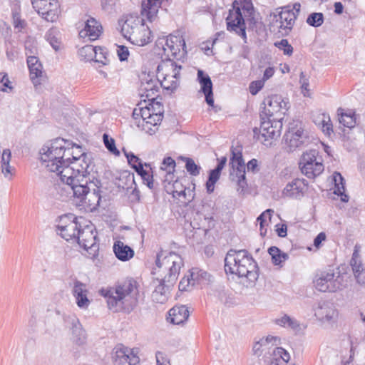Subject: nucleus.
Returning a JSON list of instances; mask_svg holds the SVG:
<instances>
[{"instance_id":"obj_52","label":"nucleus","mask_w":365,"mask_h":365,"mask_svg":"<svg viewBox=\"0 0 365 365\" xmlns=\"http://www.w3.org/2000/svg\"><path fill=\"white\" fill-rule=\"evenodd\" d=\"M264 84V81L259 80L252 81L249 86L250 92L252 95L255 96L263 88Z\"/></svg>"},{"instance_id":"obj_29","label":"nucleus","mask_w":365,"mask_h":365,"mask_svg":"<svg viewBox=\"0 0 365 365\" xmlns=\"http://www.w3.org/2000/svg\"><path fill=\"white\" fill-rule=\"evenodd\" d=\"M164 0H147L142 3L143 16H145L147 19L152 22L155 20L158 9Z\"/></svg>"},{"instance_id":"obj_63","label":"nucleus","mask_w":365,"mask_h":365,"mask_svg":"<svg viewBox=\"0 0 365 365\" xmlns=\"http://www.w3.org/2000/svg\"><path fill=\"white\" fill-rule=\"evenodd\" d=\"M13 21L15 28L22 29L24 26V21L20 19V16L18 13L13 14Z\"/></svg>"},{"instance_id":"obj_17","label":"nucleus","mask_w":365,"mask_h":365,"mask_svg":"<svg viewBox=\"0 0 365 365\" xmlns=\"http://www.w3.org/2000/svg\"><path fill=\"white\" fill-rule=\"evenodd\" d=\"M314 285L322 292H334L340 288V283L334 279V271L322 272L314 280Z\"/></svg>"},{"instance_id":"obj_6","label":"nucleus","mask_w":365,"mask_h":365,"mask_svg":"<svg viewBox=\"0 0 365 365\" xmlns=\"http://www.w3.org/2000/svg\"><path fill=\"white\" fill-rule=\"evenodd\" d=\"M67 143L68 140L58 138L43 145L40 151L43 165L59 177L61 170L66 166L65 154Z\"/></svg>"},{"instance_id":"obj_9","label":"nucleus","mask_w":365,"mask_h":365,"mask_svg":"<svg viewBox=\"0 0 365 365\" xmlns=\"http://www.w3.org/2000/svg\"><path fill=\"white\" fill-rule=\"evenodd\" d=\"M260 120L259 128H255L253 132L255 135H257V139L261 140L264 145H270L272 144L271 140L277 138L280 135L282 128V118Z\"/></svg>"},{"instance_id":"obj_45","label":"nucleus","mask_w":365,"mask_h":365,"mask_svg":"<svg viewBox=\"0 0 365 365\" xmlns=\"http://www.w3.org/2000/svg\"><path fill=\"white\" fill-rule=\"evenodd\" d=\"M103 140L106 148L110 153L116 156L120 155V152L115 146V140L113 138L109 137L108 134L104 133L103 135Z\"/></svg>"},{"instance_id":"obj_28","label":"nucleus","mask_w":365,"mask_h":365,"mask_svg":"<svg viewBox=\"0 0 365 365\" xmlns=\"http://www.w3.org/2000/svg\"><path fill=\"white\" fill-rule=\"evenodd\" d=\"M151 38V31L145 26L144 20H143V24L130 37V41L133 44L142 46L150 42Z\"/></svg>"},{"instance_id":"obj_26","label":"nucleus","mask_w":365,"mask_h":365,"mask_svg":"<svg viewBox=\"0 0 365 365\" xmlns=\"http://www.w3.org/2000/svg\"><path fill=\"white\" fill-rule=\"evenodd\" d=\"M157 280L159 284L155 287V290L152 293V299L155 302L163 304L168 298L170 289L173 287L175 284L165 282L163 277H158Z\"/></svg>"},{"instance_id":"obj_35","label":"nucleus","mask_w":365,"mask_h":365,"mask_svg":"<svg viewBox=\"0 0 365 365\" xmlns=\"http://www.w3.org/2000/svg\"><path fill=\"white\" fill-rule=\"evenodd\" d=\"M302 173L308 178H314L319 175L324 171V165L322 163H314L309 166H299Z\"/></svg>"},{"instance_id":"obj_44","label":"nucleus","mask_w":365,"mask_h":365,"mask_svg":"<svg viewBox=\"0 0 365 365\" xmlns=\"http://www.w3.org/2000/svg\"><path fill=\"white\" fill-rule=\"evenodd\" d=\"M220 173L221 172L215 169L210 170L208 180L206 182V188L208 193H211L214 191L215 184L219 180Z\"/></svg>"},{"instance_id":"obj_37","label":"nucleus","mask_w":365,"mask_h":365,"mask_svg":"<svg viewBox=\"0 0 365 365\" xmlns=\"http://www.w3.org/2000/svg\"><path fill=\"white\" fill-rule=\"evenodd\" d=\"M268 252L272 257L273 264L275 265H280L288 259V255L282 252L275 246L270 247L268 250Z\"/></svg>"},{"instance_id":"obj_19","label":"nucleus","mask_w":365,"mask_h":365,"mask_svg":"<svg viewBox=\"0 0 365 365\" xmlns=\"http://www.w3.org/2000/svg\"><path fill=\"white\" fill-rule=\"evenodd\" d=\"M88 290L87 285L78 279L73 281L72 294L76 299L78 307L81 309H87L90 304L88 298Z\"/></svg>"},{"instance_id":"obj_21","label":"nucleus","mask_w":365,"mask_h":365,"mask_svg":"<svg viewBox=\"0 0 365 365\" xmlns=\"http://www.w3.org/2000/svg\"><path fill=\"white\" fill-rule=\"evenodd\" d=\"M103 27L100 22L96 19L90 17L85 23L83 29L79 31V36L81 38L88 37L90 41H95L102 34Z\"/></svg>"},{"instance_id":"obj_18","label":"nucleus","mask_w":365,"mask_h":365,"mask_svg":"<svg viewBox=\"0 0 365 365\" xmlns=\"http://www.w3.org/2000/svg\"><path fill=\"white\" fill-rule=\"evenodd\" d=\"M160 80L150 75H145L142 79L140 86V95L145 96L148 100H155V97L159 91Z\"/></svg>"},{"instance_id":"obj_15","label":"nucleus","mask_w":365,"mask_h":365,"mask_svg":"<svg viewBox=\"0 0 365 365\" xmlns=\"http://www.w3.org/2000/svg\"><path fill=\"white\" fill-rule=\"evenodd\" d=\"M96 240L97 232L96 230L91 225H86L84 228L80 229L76 241L81 247L88 251L92 255V257H95L99 250V245Z\"/></svg>"},{"instance_id":"obj_14","label":"nucleus","mask_w":365,"mask_h":365,"mask_svg":"<svg viewBox=\"0 0 365 365\" xmlns=\"http://www.w3.org/2000/svg\"><path fill=\"white\" fill-rule=\"evenodd\" d=\"M317 319L322 324L332 326L338 319V311L335 306L327 301H319L313 306Z\"/></svg>"},{"instance_id":"obj_20","label":"nucleus","mask_w":365,"mask_h":365,"mask_svg":"<svg viewBox=\"0 0 365 365\" xmlns=\"http://www.w3.org/2000/svg\"><path fill=\"white\" fill-rule=\"evenodd\" d=\"M158 43L162 44L165 55L174 57L180 52L181 46H185V41L176 36H168L165 39L159 41Z\"/></svg>"},{"instance_id":"obj_39","label":"nucleus","mask_w":365,"mask_h":365,"mask_svg":"<svg viewBox=\"0 0 365 365\" xmlns=\"http://www.w3.org/2000/svg\"><path fill=\"white\" fill-rule=\"evenodd\" d=\"M78 55L81 60L86 61H93V56H96V46L86 45L78 50Z\"/></svg>"},{"instance_id":"obj_22","label":"nucleus","mask_w":365,"mask_h":365,"mask_svg":"<svg viewBox=\"0 0 365 365\" xmlns=\"http://www.w3.org/2000/svg\"><path fill=\"white\" fill-rule=\"evenodd\" d=\"M308 183L304 179L296 178L289 182L283 190V195L292 198H299L303 196Z\"/></svg>"},{"instance_id":"obj_31","label":"nucleus","mask_w":365,"mask_h":365,"mask_svg":"<svg viewBox=\"0 0 365 365\" xmlns=\"http://www.w3.org/2000/svg\"><path fill=\"white\" fill-rule=\"evenodd\" d=\"M113 252L120 261H128L134 256V250L121 241H116L113 245Z\"/></svg>"},{"instance_id":"obj_48","label":"nucleus","mask_w":365,"mask_h":365,"mask_svg":"<svg viewBox=\"0 0 365 365\" xmlns=\"http://www.w3.org/2000/svg\"><path fill=\"white\" fill-rule=\"evenodd\" d=\"M274 46L282 50L284 55L290 56L293 53V47L289 43L287 39L277 41L274 43Z\"/></svg>"},{"instance_id":"obj_49","label":"nucleus","mask_w":365,"mask_h":365,"mask_svg":"<svg viewBox=\"0 0 365 365\" xmlns=\"http://www.w3.org/2000/svg\"><path fill=\"white\" fill-rule=\"evenodd\" d=\"M30 78L34 84H37L38 83V78L41 76L42 74V65L41 63H37L34 67H30Z\"/></svg>"},{"instance_id":"obj_8","label":"nucleus","mask_w":365,"mask_h":365,"mask_svg":"<svg viewBox=\"0 0 365 365\" xmlns=\"http://www.w3.org/2000/svg\"><path fill=\"white\" fill-rule=\"evenodd\" d=\"M285 148L288 152H293L297 148L307 146L311 139L308 132L304 129L302 123L293 120L289 123V127L284 135Z\"/></svg>"},{"instance_id":"obj_40","label":"nucleus","mask_w":365,"mask_h":365,"mask_svg":"<svg viewBox=\"0 0 365 365\" xmlns=\"http://www.w3.org/2000/svg\"><path fill=\"white\" fill-rule=\"evenodd\" d=\"M11 158V153L9 149L4 150L1 155V171L4 176L11 174V166L9 165Z\"/></svg>"},{"instance_id":"obj_7","label":"nucleus","mask_w":365,"mask_h":365,"mask_svg":"<svg viewBox=\"0 0 365 365\" xmlns=\"http://www.w3.org/2000/svg\"><path fill=\"white\" fill-rule=\"evenodd\" d=\"M156 267L153 274L163 277V280L170 284H175L180 269L183 266V259L180 255L174 252L166 253L160 250L156 256Z\"/></svg>"},{"instance_id":"obj_24","label":"nucleus","mask_w":365,"mask_h":365,"mask_svg":"<svg viewBox=\"0 0 365 365\" xmlns=\"http://www.w3.org/2000/svg\"><path fill=\"white\" fill-rule=\"evenodd\" d=\"M197 80L200 84V91L205 96V101L210 106H214L212 83L210 77L202 70L197 71Z\"/></svg>"},{"instance_id":"obj_64","label":"nucleus","mask_w":365,"mask_h":365,"mask_svg":"<svg viewBox=\"0 0 365 365\" xmlns=\"http://www.w3.org/2000/svg\"><path fill=\"white\" fill-rule=\"evenodd\" d=\"M277 233L279 237H284L287 236V227L285 224L277 225Z\"/></svg>"},{"instance_id":"obj_46","label":"nucleus","mask_w":365,"mask_h":365,"mask_svg":"<svg viewBox=\"0 0 365 365\" xmlns=\"http://www.w3.org/2000/svg\"><path fill=\"white\" fill-rule=\"evenodd\" d=\"M324 22V15L322 13L314 12L309 15L307 19V23L313 26L319 27Z\"/></svg>"},{"instance_id":"obj_11","label":"nucleus","mask_w":365,"mask_h":365,"mask_svg":"<svg viewBox=\"0 0 365 365\" xmlns=\"http://www.w3.org/2000/svg\"><path fill=\"white\" fill-rule=\"evenodd\" d=\"M231 153L230 179L237 185V191L242 192L247 185L245 178V164L240 150L232 147Z\"/></svg>"},{"instance_id":"obj_36","label":"nucleus","mask_w":365,"mask_h":365,"mask_svg":"<svg viewBox=\"0 0 365 365\" xmlns=\"http://www.w3.org/2000/svg\"><path fill=\"white\" fill-rule=\"evenodd\" d=\"M113 359L115 365H122L126 363L129 359V349L122 345L117 346L115 348Z\"/></svg>"},{"instance_id":"obj_38","label":"nucleus","mask_w":365,"mask_h":365,"mask_svg":"<svg viewBox=\"0 0 365 365\" xmlns=\"http://www.w3.org/2000/svg\"><path fill=\"white\" fill-rule=\"evenodd\" d=\"M179 186H182V184L180 182L175 181L173 183V189L174 190H173V196L174 197H183V198L185 200H187V202L192 201L193 200V198H194V189H195V187H193L192 190H191L190 188H187L188 197H186V187L182 189V190H177V188Z\"/></svg>"},{"instance_id":"obj_30","label":"nucleus","mask_w":365,"mask_h":365,"mask_svg":"<svg viewBox=\"0 0 365 365\" xmlns=\"http://www.w3.org/2000/svg\"><path fill=\"white\" fill-rule=\"evenodd\" d=\"M169 317L170 322L175 324H180L185 322L190 315L187 307L185 305L175 306L170 309Z\"/></svg>"},{"instance_id":"obj_61","label":"nucleus","mask_w":365,"mask_h":365,"mask_svg":"<svg viewBox=\"0 0 365 365\" xmlns=\"http://www.w3.org/2000/svg\"><path fill=\"white\" fill-rule=\"evenodd\" d=\"M127 362L129 364V365H136L139 363V357L134 354L133 350L129 349V354Z\"/></svg>"},{"instance_id":"obj_25","label":"nucleus","mask_w":365,"mask_h":365,"mask_svg":"<svg viewBox=\"0 0 365 365\" xmlns=\"http://www.w3.org/2000/svg\"><path fill=\"white\" fill-rule=\"evenodd\" d=\"M297 19V14L293 10L284 8L277 14H274V19L279 23V28L291 30Z\"/></svg>"},{"instance_id":"obj_33","label":"nucleus","mask_w":365,"mask_h":365,"mask_svg":"<svg viewBox=\"0 0 365 365\" xmlns=\"http://www.w3.org/2000/svg\"><path fill=\"white\" fill-rule=\"evenodd\" d=\"M337 114L339 116V120L344 126L351 128L356 125L355 113L352 110L344 112L341 108H338Z\"/></svg>"},{"instance_id":"obj_4","label":"nucleus","mask_w":365,"mask_h":365,"mask_svg":"<svg viewBox=\"0 0 365 365\" xmlns=\"http://www.w3.org/2000/svg\"><path fill=\"white\" fill-rule=\"evenodd\" d=\"M65 156L66 166L60 173L62 182L92 173L93 165L91 158L82 150L81 146L68 141Z\"/></svg>"},{"instance_id":"obj_53","label":"nucleus","mask_w":365,"mask_h":365,"mask_svg":"<svg viewBox=\"0 0 365 365\" xmlns=\"http://www.w3.org/2000/svg\"><path fill=\"white\" fill-rule=\"evenodd\" d=\"M175 166V160L171 157H167L163 161L161 169L166 170L168 173H170L172 170H174Z\"/></svg>"},{"instance_id":"obj_16","label":"nucleus","mask_w":365,"mask_h":365,"mask_svg":"<svg viewBox=\"0 0 365 365\" xmlns=\"http://www.w3.org/2000/svg\"><path fill=\"white\" fill-rule=\"evenodd\" d=\"M80 222L77 217L73 215H64L61 217L59 224L57 225L58 234L66 241L70 240H76L80 231Z\"/></svg>"},{"instance_id":"obj_47","label":"nucleus","mask_w":365,"mask_h":365,"mask_svg":"<svg viewBox=\"0 0 365 365\" xmlns=\"http://www.w3.org/2000/svg\"><path fill=\"white\" fill-rule=\"evenodd\" d=\"M185 160L187 171L192 176L198 175L200 174V167L198 166L192 158H185Z\"/></svg>"},{"instance_id":"obj_51","label":"nucleus","mask_w":365,"mask_h":365,"mask_svg":"<svg viewBox=\"0 0 365 365\" xmlns=\"http://www.w3.org/2000/svg\"><path fill=\"white\" fill-rule=\"evenodd\" d=\"M273 355L282 359L283 364L287 363L290 359L289 354L282 347H277L273 351Z\"/></svg>"},{"instance_id":"obj_50","label":"nucleus","mask_w":365,"mask_h":365,"mask_svg":"<svg viewBox=\"0 0 365 365\" xmlns=\"http://www.w3.org/2000/svg\"><path fill=\"white\" fill-rule=\"evenodd\" d=\"M46 39L49 42L55 51L59 50L61 42L59 41V39L56 36L54 30H49L46 34Z\"/></svg>"},{"instance_id":"obj_32","label":"nucleus","mask_w":365,"mask_h":365,"mask_svg":"<svg viewBox=\"0 0 365 365\" xmlns=\"http://www.w3.org/2000/svg\"><path fill=\"white\" fill-rule=\"evenodd\" d=\"M334 181L335 185V190L334 193L341 196V200L342 202H346L349 201V196L344 193L345 187H344V180L342 175L337 172H335L334 174Z\"/></svg>"},{"instance_id":"obj_1","label":"nucleus","mask_w":365,"mask_h":365,"mask_svg":"<svg viewBox=\"0 0 365 365\" xmlns=\"http://www.w3.org/2000/svg\"><path fill=\"white\" fill-rule=\"evenodd\" d=\"M101 181L93 173L63 182L59 186L62 197H73L78 204L88 212L96 211L101 200Z\"/></svg>"},{"instance_id":"obj_62","label":"nucleus","mask_w":365,"mask_h":365,"mask_svg":"<svg viewBox=\"0 0 365 365\" xmlns=\"http://www.w3.org/2000/svg\"><path fill=\"white\" fill-rule=\"evenodd\" d=\"M299 82L301 83V88L302 91H309V80L306 78L305 74L304 72H301L300 73V79Z\"/></svg>"},{"instance_id":"obj_23","label":"nucleus","mask_w":365,"mask_h":365,"mask_svg":"<svg viewBox=\"0 0 365 365\" xmlns=\"http://www.w3.org/2000/svg\"><path fill=\"white\" fill-rule=\"evenodd\" d=\"M65 321L71 325L73 341L78 345L84 344L86 340V334L79 319L76 316L71 315L66 317Z\"/></svg>"},{"instance_id":"obj_2","label":"nucleus","mask_w":365,"mask_h":365,"mask_svg":"<svg viewBox=\"0 0 365 365\" xmlns=\"http://www.w3.org/2000/svg\"><path fill=\"white\" fill-rule=\"evenodd\" d=\"M101 294L106 299L108 307L113 312H130L138 303L137 282L128 279L114 287L101 289Z\"/></svg>"},{"instance_id":"obj_10","label":"nucleus","mask_w":365,"mask_h":365,"mask_svg":"<svg viewBox=\"0 0 365 365\" xmlns=\"http://www.w3.org/2000/svg\"><path fill=\"white\" fill-rule=\"evenodd\" d=\"M263 110L260 112V119L283 118L289 108V101H286L281 96L274 95L264 98Z\"/></svg>"},{"instance_id":"obj_27","label":"nucleus","mask_w":365,"mask_h":365,"mask_svg":"<svg viewBox=\"0 0 365 365\" xmlns=\"http://www.w3.org/2000/svg\"><path fill=\"white\" fill-rule=\"evenodd\" d=\"M143 19L133 15L126 16V19L121 26V33L123 36L128 38L129 41L133 34L136 32V30L143 24Z\"/></svg>"},{"instance_id":"obj_13","label":"nucleus","mask_w":365,"mask_h":365,"mask_svg":"<svg viewBox=\"0 0 365 365\" xmlns=\"http://www.w3.org/2000/svg\"><path fill=\"white\" fill-rule=\"evenodd\" d=\"M34 9L46 21L55 22L61 14L57 0H31Z\"/></svg>"},{"instance_id":"obj_34","label":"nucleus","mask_w":365,"mask_h":365,"mask_svg":"<svg viewBox=\"0 0 365 365\" xmlns=\"http://www.w3.org/2000/svg\"><path fill=\"white\" fill-rule=\"evenodd\" d=\"M190 277L193 281L192 285L195 284V282L209 283L212 282V277L207 271L201 269L197 267L192 268L190 271Z\"/></svg>"},{"instance_id":"obj_41","label":"nucleus","mask_w":365,"mask_h":365,"mask_svg":"<svg viewBox=\"0 0 365 365\" xmlns=\"http://www.w3.org/2000/svg\"><path fill=\"white\" fill-rule=\"evenodd\" d=\"M318 155V151L317 150H310L304 153L300 160L299 166L302 165H307L309 166L311 164L314 163H322L317 160V155Z\"/></svg>"},{"instance_id":"obj_56","label":"nucleus","mask_w":365,"mask_h":365,"mask_svg":"<svg viewBox=\"0 0 365 365\" xmlns=\"http://www.w3.org/2000/svg\"><path fill=\"white\" fill-rule=\"evenodd\" d=\"M117 53L120 61L127 60L129 56L128 49L125 46H119L117 49Z\"/></svg>"},{"instance_id":"obj_5","label":"nucleus","mask_w":365,"mask_h":365,"mask_svg":"<svg viewBox=\"0 0 365 365\" xmlns=\"http://www.w3.org/2000/svg\"><path fill=\"white\" fill-rule=\"evenodd\" d=\"M240 6L237 7V1L233 2V9L230 10L226 18L227 29L229 31H234L247 43L246 26L242 11L247 21L253 25L256 24L255 11L251 0H240Z\"/></svg>"},{"instance_id":"obj_59","label":"nucleus","mask_w":365,"mask_h":365,"mask_svg":"<svg viewBox=\"0 0 365 365\" xmlns=\"http://www.w3.org/2000/svg\"><path fill=\"white\" fill-rule=\"evenodd\" d=\"M125 155L127 158L128 162L133 168V164H138V162H141L140 160L134 153L130 152L127 153L124 150Z\"/></svg>"},{"instance_id":"obj_42","label":"nucleus","mask_w":365,"mask_h":365,"mask_svg":"<svg viewBox=\"0 0 365 365\" xmlns=\"http://www.w3.org/2000/svg\"><path fill=\"white\" fill-rule=\"evenodd\" d=\"M158 111L153 113V115L150 116L145 122V125H157L159 124L163 118V107L162 104H156Z\"/></svg>"},{"instance_id":"obj_54","label":"nucleus","mask_w":365,"mask_h":365,"mask_svg":"<svg viewBox=\"0 0 365 365\" xmlns=\"http://www.w3.org/2000/svg\"><path fill=\"white\" fill-rule=\"evenodd\" d=\"M140 109H141V118H142V120H143V128L144 130H145L146 128H145V122L150 117L153 115V113H151V108L150 106H145V107H140Z\"/></svg>"},{"instance_id":"obj_58","label":"nucleus","mask_w":365,"mask_h":365,"mask_svg":"<svg viewBox=\"0 0 365 365\" xmlns=\"http://www.w3.org/2000/svg\"><path fill=\"white\" fill-rule=\"evenodd\" d=\"M352 270L355 274H359L361 272V263L357 259L352 257L350 262Z\"/></svg>"},{"instance_id":"obj_3","label":"nucleus","mask_w":365,"mask_h":365,"mask_svg":"<svg viewBox=\"0 0 365 365\" xmlns=\"http://www.w3.org/2000/svg\"><path fill=\"white\" fill-rule=\"evenodd\" d=\"M225 271L247 279V287H254L259 278V267L245 250H230L225 258Z\"/></svg>"},{"instance_id":"obj_12","label":"nucleus","mask_w":365,"mask_h":365,"mask_svg":"<svg viewBox=\"0 0 365 365\" xmlns=\"http://www.w3.org/2000/svg\"><path fill=\"white\" fill-rule=\"evenodd\" d=\"M182 66H178L175 62L170 59L163 61L157 68L158 76L161 78L160 86L170 91H174L176 89V81H171V83L168 82V78H176L180 75V71Z\"/></svg>"},{"instance_id":"obj_60","label":"nucleus","mask_w":365,"mask_h":365,"mask_svg":"<svg viewBox=\"0 0 365 365\" xmlns=\"http://www.w3.org/2000/svg\"><path fill=\"white\" fill-rule=\"evenodd\" d=\"M133 168L141 177L147 175L148 179L150 178V174L146 170H144L141 162H138V164H133Z\"/></svg>"},{"instance_id":"obj_43","label":"nucleus","mask_w":365,"mask_h":365,"mask_svg":"<svg viewBox=\"0 0 365 365\" xmlns=\"http://www.w3.org/2000/svg\"><path fill=\"white\" fill-rule=\"evenodd\" d=\"M96 56H93V60L95 62L101 63L103 66H106L110 63V60L108 58V51L106 48L102 47H96Z\"/></svg>"},{"instance_id":"obj_55","label":"nucleus","mask_w":365,"mask_h":365,"mask_svg":"<svg viewBox=\"0 0 365 365\" xmlns=\"http://www.w3.org/2000/svg\"><path fill=\"white\" fill-rule=\"evenodd\" d=\"M11 82L6 74L0 73V91H6V88L11 89Z\"/></svg>"},{"instance_id":"obj_57","label":"nucleus","mask_w":365,"mask_h":365,"mask_svg":"<svg viewBox=\"0 0 365 365\" xmlns=\"http://www.w3.org/2000/svg\"><path fill=\"white\" fill-rule=\"evenodd\" d=\"M192 283L193 281L192 280V277L190 276L187 277H185L180 280L179 283V289L180 291H186L190 284L193 286Z\"/></svg>"}]
</instances>
